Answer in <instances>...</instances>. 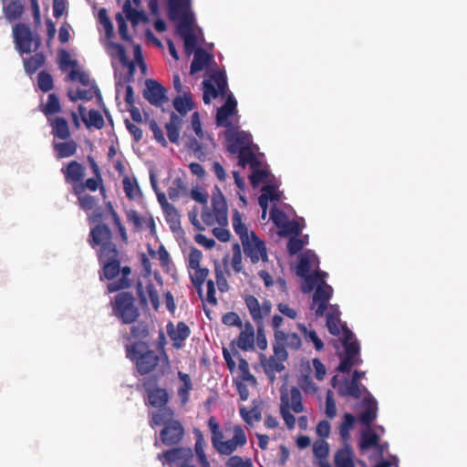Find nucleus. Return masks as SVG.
I'll use <instances>...</instances> for the list:
<instances>
[{"instance_id": "1", "label": "nucleus", "mask_w": 467, "mask_h": 467, "mask_svg": "<svg viewBox=\"0 0 467 467\" xmlns=\"http://www.w3.org/2000/svg\"><path fill=\"white\" fill-rule=\"evenodd\" d=\"M88 242L97 250L99 265V275L100 281H109L106 293L112 294L131 286V268L121 265V253L112 242V232L104 223H97L90 229Z\"/></svg>"}, {"instance_id": "2", "label": "nucleus", "mask_w": 467, "mask_h": 467, "mask_svg": "<svg viewBox=\"0 0 467 467\" xmlns=\"http://www.w3.org/2000/svg\"><path fill=\"white\" fill-rule=\"evenodd\" d=\"M168 16L171 21H179L177 33L183 39L188 55L196 48V36L192 31L193 14L191 0H168Z\"/></svg>"}, {"instance_id": "3", "label": "nucleus", "mask_w": 467, "mask_h": 467, "mask_svg": "<svg viewBox=\"0 0 467 467\" xmlns=\"http://www.w3.org/2000/svg\"><path fill=\"white\" fill-rule=\"evenodd\" d=\"M126 356L135 364L138 373L142 376L155 370L161 362L166 367L169 366V358L164 350L157 352L150 349L148 344L140 340L126 346Z\"/></svg>"}, {"instance_id": "4", "label": "nucleus", "mask_w": 467, "mask_h": 467, "mask_svg": "<svg viewBox=\"0 0 467 467\" xmlns=\"http://www.w3.org/2000/svg\"><path fill=\"white\" fill-rule=\"evenodd\" d=\"M122 290H119V293L110 301L112 314L122 324H132L140 317V309L135 304L133 295Z\"/></svg>"}, {"instance_id": "5", "label": "nucleus", "mask_w": 467, "mask_h": 467, "mask_svg": "<svg viewBox=\"0 0 467 467\" xmlns=\"http://www.w3.org/2000/svg\"><path fill=\"white\" fill-rule=\"evenodd\" d=\"M342 343L344 352L340 355L341 361L337 370L341 373H348L355 365H359L362 359L359 357L360 346L354 337L353 332L348 327H343Z\"/></svg>"}, {"instance_id": "6", "label": "nucleus", "mask_w": 467, "mask_h": 467, "mask_svg": "<svg viewBox=\"0 0 467 467\" xmlns=\"http://www.w3.org/2000/svg\"><path fill=\"white\" fill-rule=\"evenodd\" d=\"M13 36L16 48L22 54H28L32 50L38 49L41 43L39 37H34L30 27L23 23L14 26Z\"/></svg>"}, {"instance_id": "7", "label": "nucleus", "mask_w": 467, "mask_h": 467, "mask_svg": "<svg viewBox=\"0 0 467 467\" xmlns=\"http://www.w3.org/2000/svg\"><path fill=\"white\" fill-rule=\"evenodd\" d=\"M202 86V99L204 104L208 105L212 99H216L220 95L225 96L228 88L226 76L222 71H215L210 76V79L203 80Z\"/></svg>"}, {"instance_id": "8", "label": "nucleus", "mask_w": 467, "mask_h": 467, "mask_svg": "<svg viewBox=\"0 0 467 467\" xmlns=\"http://www.w3.org/2000/svg\"><path fill=\"white\" fill-rule=\"evenodd\" d=\"M333 288L327 282L318 284L316 287L313 296L310 309L315 311L317 317L325 316L326 310L330 306L329 301L333 296Z\"/></svg>"}, {"instance_id": "9", "label": "nucleus", "mask_w": 467, "mask_h": 467, "mask_svg": "<svg viewBox=\"0 0 467 467\" xmlns=\"http://www.w3.org/2000/svg\"><path fill=\"white\" fill-rule=\"evenodd\" d=\"M242 245L245 257L249 258L252 264L254 265L260 261H268L265 244L255 234L254 232H251L250 238L242 243Z\"/></svg>"}, {"instance_id": "10", "label": "nucleus", "mask_w": 467, "mask_h": 467, "mask_svg": "<svg viewBox=\"0 0 467 467\" xmlns=\"http://www.w3.org/2000/svg\"><path fill=\"white\" fill-rule=\"evenodd\" d=\"M244 302L255 325L263 326L264 317L268 316L272 310V303L269 300H265L260 305L258 299L253 295L246 296Z\"/></svg>"}, {"instance_id": "11", "label": "nucleus", "mask_w": 467, "mask_h": 467, "mask_svg": "<svg viewBox=\"0 0 467 467\" xmlns=\"http://www.w3.org/2000/svg\"><path fill=\"white\" fill-rule=\"evenodd\" d=\"M184 428L178 420L167 422L160 431L161 442L166 446L177 445L181 442L184 436Z\"/></svg>"}, {"instance_id": "12", "label": "nucleus", "mask_w": 467, "mask_h": 467, "mask_svg": "<svg viewBox=\"0 0 467 467\" xmlns=\"http://www.w3.org/2000/svg\"><path fill=\"white\" fill-rule=\"evenodd\" d=\"M166 88L155 79L145 81L144 98L153 106H161L168 101Z\"/></svg>"}, {"instance_id": "13", "label": "nucleus", "mask_w": 467, "mask_h": 467, "mask_svg": "<svg viewBox=\"0 0 467 467\" xmlns=\"http://www.w3.org/2000/svg\"><path fill=\"white\" fill-rule=\"evenodd\" d=\"M85 171V167L77 161H70L67 165L61 168L65 182L72 186L73 193L74 187H76V185H80L84 181Z\"/></svg>"}, {"instance_id": "14", "label": "nucleus", "mask_w": 467, "mask_h": 467, "mask_svg": "<svg viewBox=\"0 0 467 467\" xmlns=\"http://www.w3.org/2000/svg\"><path fill=\"white\" fill-rule=\"evenodd\" d=\"M247 441L246 435L243 428L239 425L234 427V436L232 439L223 441L216 451L221 455H231L238 447H243Z\"/></svg>"}, {"instance_id": "15", "label": "nucleus", "mask_w": 467, "mask_h": 467, "mask_svg": "<svg viewBox=\"0 0 467 467\" xmlns=\"http://www.w3.org/2000/svg\"><path fill=\"white\" fill-rule=\"evenodd\" d=\"M227 150L236 154L246 149L252 143V137L245 131H236L226 133Z\"/></svg>"}, {"instance_id": "16", "label": "nucleus", "mask_w": 467, "mask_h": 467, "mask_svg": "<svg viewBox=\"0 0 467 467\" xmlns=\"http://www.w3.org/2000/svg\"><path fill=\"white\" fill-rule=\"evenodd\" d=\"M136 291L140 302L142 306H147L148 301H150L153 308L158 309L160 305L159 294L151 281H149L145 286H143L141 282H138L136 285Z\"/></svg>"}, {"instance_id": "17", "label": "nucleus", "mask_w": 467, "mask_h": 467, "mask_svg": "<svg viewBox=\"0 0 467 467\" xmlns=\"http://www.w3.org/2000/svg\"><path fill=\"white\" fill-rule=\"evenodd\" d=\"M167 333L172 341L173 348L180 349L183 347L184 341L190 336L191 330L188 325L181 321L176 327H174L172 323H169L167 325Z\"/></svg>"}, {"instance_id": "18", "label": "nucleus", "mask_w": 467, "mask_h": 467, "mask_svg": "<svg viewBox=\"0 0 467 467\" xmlns=\"http://www.w3.org/2000/svg\"><path fill=\"white\" fill-rule=\"evenodd\" d=\"M237 101L232 94L228 95L224 104L217 109L216 124L217 126L229 128L231 122L229 118L236 112Z\"/></svg>"}, {"instance_id": "19", "label": "nucleus", "mask_w": 467, "mask_h": 467, "mask_svg": "<svg viewBox=\"0 0 467 467\" xmlns=\"http://www.w3.org/2000/svg\"><path fill=\"white\" fill-rule=\"evenodd\" d=\"M326 326L329 333L333 336H339L341 329L347 327L346 324H342L340 320V311L337 305H330L329 308L326 310Z\"/></svg>"}, {"instance_id": "20", "label": "nucleus", "mask_w": 467, "mask_h": 467, "mask_svg": "<svg viewBox=\"0 0 467 467\" xmlns=\"http://www.w3.org/2000/svg\"><path fill=\"white\" fill-rule=\"evenodd\" d=\"M364 410L359 415V420L363 425L369 426L377 418L378 403L377 400L368 393L362 401Z\"/></svg>"}, {"instance_id": "21", "label": "nucleus", "mask_w": 467, "mask_h": 467, "mask_svg": "<svg viewBox=\"0 0 467 467\" xmlns=\"http://www.w3.org/2000/svg\"><path fill=\"white\" fill-rule=\"evenodd\" d=\"M192 451L190 448H173L171 450H167L162 453L158 454V459L162 461V463L165 462L171 464L178 460H183L188 462L192 458Z\"/></svg>"}, {"instance_id": "22", "label": "nucleus", "mask_w": 467, "mask_h": 467, "mask_svg": "<svg viewBox=\"0 0 467 467\" xmlns=\"http://www.w3.org/2000/svg\"><path fill=\"white\" fill-rule=\"evenodd\" d=\"M364 392H368L367 388L361 383H357L351 379H345L344 382L338 386V395L341 397H352L358 400Z\"/></svg>"}, {"instance_id": "23", "label": "nucleus", "mask_w": 467, "mask_h": 467, "mask_svg": "<svg viewBox=\"0 0 467 467\" xmlns=\"http://www.w3.org/2000/svg\"><path fill=\"white\" fill-rule=\"evenodd\" d=\"M212 208L213 212L217 217V223H222L227 219V203L224 196L221 192L218 187H216V192L213 193L212 197Z\"/></svg>"}, {"instance_id": "24", "label": "nucleus", "mask_w": 467, "mask_h": 467, "mask_svg": "<svg viewBox=\"0 0 467 467\" xmlns=\"http://www.w3.org/2000/svg\"><path fill=\"white\" fill-rule=\"evenodd\" d=\"M148 402L154 408L166 407L169 402V394L166 389L153 387L146 389Z\"/></svg>"}, {"instance_id": "25", "label": "nucleus", "mask_w": 467, "mask_h": 467, "mask_svg": "<svg viewBox=\"0 0 467 467\" xmlns=\"http://www.w3.org/2000/svg\"><path fill=\"white\" fill-rule=\"evenodd\" d=\"M234 343L240 349L244 351L254 349V328L250 322H246L244 325V329L240 332Z\"/></svg>"}, {"instance_id": "26", "label": "nucleus", "mask_w": 467, "mask_h": 467, "mask_svg": "<svg viewBox=\"0 0 467 467\" xmlns=\"http://www.w3.org/2000/svg\"><path fill=\"white\" fill-rule=\"evenodd\" d=\"M157 411H153L150 414V420L149 424L151 428H154L156 426L167 424V422L175 420L173 419L174 417V411L170 407H162V408H157Z\"/></svg>"}, {"instance_id": "27", "label": "nucleus", "mask_w": 467, "mask_h": 467, "mask_svg": "<svg viewBox=\"0 0 467 467\" xmlns=\"http://www.w3.org/2000/svg\"><path fill=\"white\" fill-rule=\"evenodd\" d=\"M48 122L52 128V134L55 138L67 140L70 138V130L67 120L63 117L48 118Z\"/></svg>"}, {"instance_id": "28", "label": "nucleus", "mask_w": 467, "mask_h": 467, "mask_svg": "<svg viewBox=\"0 0 467 467\" xmlns=\"http://www.w3.org/2000/svg\"><path fill=\"white\" fill-rule=\"evenodd\" d=\"M24 11L25 6L21 0H11L6 5L4 3L3 13L9 23H13L20 19Z\"/></svg>"}, {"instance_id": "29", "label": "nucleus", "mask_w": 467, "mask_h": 467, "mask_svg": "<svg viewBox=\"0 0 467 467\" xmlns=\"http://www.w3.org/2000/svg\"><path fill=\"white\" fill-rule=\"evenodd\" d=\"M178 379L182 381V385L177 389L181 404L185 406L190 400V392L193 389L192 379L189 374L178 371Z\"/></svg>"}, {"instance_id": "30", "label": "nucleus", "mask_w": 467, "mask_h": 467, "mask_svg": "<svg viewBox=\"0 0 467 467\" xmlns=\"http://www.w3.org/2000/svg\"><path fill=\"white\" fill-rule=\"evenodd\" d=\"M213 60V56L203 48H196L193 59L191 64L190 72L192 75L202 71Z\"/></svg>"}, {"instance_id": "31", "label": "nucleus", "mask_w": 467, "mask_h": 467, "mask_svg": "<svg viewBox=\"0 0 467 467\" xmlns=\"http://www.w3.org/2000/svg\"><path fill=\"white\" fill-rule=\"evenodd\" d=\"M78 111L82 116V120L87 128L94 127L100 130L104 127L105 122L101 113L96 109H91L88 112V118L84 117L86 109L82 106H78Z\"/></svg>"}, {"instance_id": "32", "label": "nucleus", "mask_w": 467, "mask_h": 467, "mask_svg": "<svg viewBox=\"0 0 467 467\" xmlns=\"http://www.w3.org/2000/svg\"><path fill=\"white\" fill-rule=\"evenodd\" d=\"M88 189L91 192H96L98 189L103 193L105 188L103 186V179L101 175H94L93 178H88L85 182L83 181L80 185L74 187V194H80Z\"/></svg>"}, {"instance_id": "33", "label": "nucleus", "mask_w": 467, "mask_h": 467, "mask_svg": "<svg viewBox=\"0 0 467 467\" xmlns=\"http://www.w3.org/2000/svg\"><path fill=\"white\" fill-rule=\"evenodd\" d=\"M275 337L277 343L285 344V347L293 349H298L302 341L296 333H285L284 331H276Z\"/></svg>"}, {"instance_id": "34", "label": "nucleus", "mask_w": 467, "mask_h": 467, "mask_svg": "<svg viewBox=\"0 0 467 467\" xmlns=\"http://www.w3.org/2000/svg\"><path fill=\"white\" fill-rule=\"evenodd\" d=\"M359 447L362 451L368 450L371 448L379 449L380 452L383 451L384 448L381 444H379V435L371 430L364 431L362 433Z\"/></svg>"}, {"instance_id": "35", "label": "nucleus", "mask_w": 467, "mask_h": 467, "mask_svg": "<svg viewBox=\"0 0 467 467\" xmlns=\"http://www.w3.org/2000/svg\"><path fill=\"white\" fill-rule=\"evenodd\" d=\"M280 414L288 430H293L296 425V418L289 410V397L285 392L281 393Z\"/></svg>"}, {"instance_id": "36", "label": "nucleus", "mask_w": 467, "mask_h": 467, "mask_svg": "<svg viewBox=\"0 0 467 467\" xmlns=\"http://www.w3.org/2000/svg\"><path fill=\"white\" fill-rule=\"evenodd\" d=\"M335 466L336 467H355L353 461V451L350 446L346 445L344 448L338 450L335 454Z\"/></svg>"}, {"instance_id": "37", "label": "nucleus", "mask_w": 467, "mask_h": 467, "mask_svg": "<svg viewBox=\"0 0 467 467\" xmlns=\"http://www.w3.org/2000/svg\"><path fill=\"white\" fill-rule=\"evenodd\" d=\"M54 150L58 159L68 158L76 154L78 144L75 140H69L64 142L55 143Z\"/></svg>"}, {"instance_id": "38", "label": "nucleus", "mask_w": 467, "mask_h": 467, "mask_svg": "<svg viewBox=\"0 0 467 467\" xmlns=\"http://www.w3.org/2000/svg\"><path fill=\"white\" fill-rule=\"evenodd\" d=\"M123 12L132 26H137L140 22H146L148 20L143 11H139L132 7L130 0L124 2Z\"/></svg>"}, {"instance_id": "39", "label": "nucleus", "mask_w": 467, "mask_h": 467, "mask_svg": "<svg viewBox=\"0 0 467 467\" xmlns=\"http://www.w3.org/2000/svg\"><path fill=\"white\" fill-rule=\"evenodd\" d=\"M265 374L269 377L271 381L275 379V372H281L285 369L283 362L278 360L275 357L271 356L269 358H265L262 361Z\"/></svg>"}, {"instance_id": "40", "label": "nucleus", "mask_w": 467, "mask_h": 467, "mask_svg": "<svg viewBox=\"0 0 467 467\" xmlns=\"http://www.w3.org/2000/svg\"><path fill=\"white\" fill-rule=\"evenodd\" d=\"M46 61V57L43 53H36L30 57L24 59V67L26 73L34 74L40 68Z\"/></svg>"}, {"instance_id": "41", "label": "nucleus", "mask_w": 467, "mask_h": 467, "mask_svg": "<svg viewBox=\"0 0 467 467\" xmlns=\"http://www.w3.org/2000/svg\"><path fill=\"white\" fill-rule=\"evenodd\" d=\"M238 164L243 168H245L246 165H249L251 168H256L259 166L260 162L251 147L248 146L246 149L238 152Z\"/></svg>"}, {"instance_id": "42", "label": "nucleus", "mask_w": 467, "mask_h": 467, "mask_svg": "<svg viewBox=\"0 0 467 467\" xmlns=\"http://www.w3.org/2000/svg\"><path fill=\"white\" fill-rule=\"evenodd\" d=\"M233 227L235 234L239 236L241 243L248 240L251 236L247 226L243 223L241 214L235 212L232 218Z\"/></svg>"}, {"instance_id": "43", "label": "nucleus", "mask_w": 467, "mask_h": 467, "mask_svg": "<svg viewBox=\"0 0 467 467\" xmlns=\"http://www.w3.org/2000/svg\"><path fill=\"white\" fill-rule=\"evenodd\" d=\"M207 424H208L209 430L212 433V436H211L212 444H213V448L216 450L218 448V446L220 445V443H222V441H223V431L221 430L220 424L218 423L215 417H213V416L209 418Z\"/></svg>"}, {"instance_id": "44", "label": "nucleus", "mask_w": 467, "mask_h": 467, "mask_svg": "<svg viewBox=\"0 0 467 467\" xmlns=\"http://www.w3.org/2000/svg\"><path fill=\"white\" fill-rule=\"evenodd\" d=\"M193 102L189 93H185L183 97L177 96L173 99L174 109L182 115L186 114L193 109Z\"/></svg>"}, {"instance_id": "45", "label": "nucleus", "mask_w": 467, "mask_h": 467, "mask_svg": "<svg viewBox=\"0 0 467 467\" xmlns=\"http://www.w3.org/2000/svg\"><path fill=\"white\" fill-rule=\"evenodd\" d=\"M315 256L311 251H307L299 256L298 264L296 265V275L298 276L307 275L311 269V261Z\"/></svg>"}, {"instance_id": "46", "label": "nucleus", "mask_w": 467, "mask_h": 467, "mask_svg": "<svg viewBox=\"0 0 467 467\" xmlns=\"http://www.w3.org/2000/svg\"><path fill=\"white\" fill-rule=\"evenodd\" d=\"M290 410L295 413H301L305 410L301 391L296 387H292L290 389L289 410Z\"/></svg>"}, {"instance_id": "47", "label": "nucleus", "mask_w": 467, "mask_h": 467, "mask_svg": "<svg viewBox=\"0 0 467 467\" xmlns=\"http://www.w3.org/2000/svg\"><path fill=\"white\" fill-rule=\"evenodd\" d=\"M313 454L318 462L327 461L329 445L326 440L317 439L313 443Z\"/></svg>"}, {"instance_id": "48", "label": "nucleus", "mask_w": 467, "mask_h": 467, "mask_svg": "<svg viewBox=\"0 0 467 467\" xmlns=\"http://www.w3.org/2000/svg\"><path fill=\"white\" fill-rule=\"evenodd\" d=\"M95 96L101 99L100 90L96 85L92 86L89 89H78L74 96L69 95V98L72 101H77L78 99L88 101Z\"/></svg>"}, {"instance_id": "49", "label": "nucleus", "mask_w": 467, "mask_h": 467, "mask_svg": "<svg viewBox=\"0 0 467 467\" xmlns=\"http://www.w3.org/2000/svg\"><path fill=\"white\" fill-rule=\"evenodd\" d=\"M123 190L130 200H134L140 195V190L135 179L125 177L122 181Z\"/></svg>"}, {"instance_id": "50", "label": "nucleus", "mask_w": 467, "mask_h": 467, "mask_svg": "<svg viewBox=\"0 0 467 467\" xmlns=\"http://www.w3.org/2000/svg\"><path fill=\"white\" fill-rule=\"evenodd\" d=\"M61 109V105L57 96L54 93L49 94L47 101L42 109V112L48 118L49 115L59 113Z\"/></svg>"}, {"instance_id": "51", "label": "nucleus", "mask_w": 467, "mask_h": 467, "mask_svg": "<svg viewBox=\"0 0 467 467\" xmlns=\"http://www.w3.org/2000/svg\"><path fill=\"white\" fill-rule=\"evenodd\" d=\"M356 418L350 413H345L339 425V434L346 441L350 436V430L354 427Z\"/></svg>"}, {"instance_id": "52", "label": "nucleus", "mask_w": 467, "mask_h": 467, "mask_svg": "<svg viewBox=\"0 0 467 467\" xmlns=\"http://www.w3.org/2000/svg\"><path fill=\"white\" fill-rule=\"evenodd\" d=\"M192 270H194V272L190 274L191 281L194 287L200 290L209 275V270L208 268H202L201 266L192 268Z\"/></svg>"}, {"instance_id": "53", "label": "nucleus", "mask_w": 467, "mask_h": 467, "mask_svg": "<svg viewBox=\"0 0 467 467\" xmlns=\"http://www.w3.org/2000/svg\"><path fill=\"white\" fill-rule=\"evenodd\" d=\"M78 197V204L85 212L94 209L98 204V199L88 193L75 194Z\"/></svg>"}, {"instance_id": "54", "label": "nucleus", "mask_w": 467, "mask_h": 467, "mask_svg": "<svg viewBox=\"0 0 467 467\" xmlns=\"http://www.w3.org/2000/svg\"><path fill=\"white\" fill-rule=\"evenodd\" d=\"M37 86L43 92H48L54 88V81L51 74L43 70L37 75Z\"/></svg>"}, {"instance_id": "55", "label": "nucleus", "mask_w": 467, "mask_h": 467, "mask_svg": "<svg viewBox=\"0 0 467 467\" xmlns=\"http://www.w3.org/2000/svg\"><path fill=\"white\" fill-rule=\"evenodd\" d=\"M299 330L304 334L306 339L313 342L315 348L317 351H321L324 348L323 341L318 337L316 331L307 330L306 327L304 324H298Z\"/></svg>"}, {"instance_id": "56", "label": "nucleus", "mask_w": 467, "mask_h": 467, "mask_svg": "<svg viewBox=\"0 0 467 467\" xmlns=\"http://www.w3.org/2000/svg\"><path fill=\"white\" fill-rule=\"evenodd\" d=\"M270 218L273 221V223L278 228H281V229H283L285 227V223L288 221L285 213L282 210L276 208L275 206L271 209Z\"/></svg>"}, {"instance_id": "57", "label": "nucleus", "mask_w": 467, "mask_h": 467, "mask_svg": "<svg viewBox=\"0 0 467 467\" xmlns=\"http://www.w3.org/2000/svg\"><path fill=\"white\" fill-rule=\"evenodd\" d=\"M185 191V185L181 178H176L172 182V186L168 189V195L171 200H177L182 192Z\"/></svg>"}, {"instance_id": "58", "label": "nucleus", "mask_w": 467, "mask_h": 467, "mask_svg": "<svg viewBox=\"0 0 467 467\" xmlns=\"http://www.w3.org/2000/svg\"><path fill=\"white\" fill-rule=\"evenodd\" d=\"M188 149L192 151L194 156L201 161H204L206 160V153L202 149V143H200L197 139L191 138L189 143L187 145Z\"/></svg>"}, {"instance_id": "59", "label": "nucleus", "mask_w": 467, "mask_h": 467, "mask_svg": "<svg viewBox=\"0 0 467 467\" xmlns=\"http://www.w3.org/2000/svg\"><path fill=\"white\" fill-rule=\"evenodd\" d=\"M265 195V201L278 202L281 199V193L277 191V187L275 184H267L262 187V193Z\"/></svg>"}, {"instance_id": "60", "label": "nucleus", "mask_w": 467, "mask_h": 467, "mask_svg": "<svg viewBox=\"0 0 467 467\" xmlns=\"http://www.w3.org/2000/svg\"><path fill=\"white\" fill-rule=\"evenodd\" d=\"M304 280L301 285V290L303 293H310L318 285L317 277L318 275H314L312 274H307V275L301 276Z\"/></svg>"}, {"instance_id": "61", "label": "nucleus", "mask_w": 467, "mask_h": 467, "mask_svg": "<svg viewBox=\"0 0 467 467\" xmlns=\"http://www.w3.org/2000/svg\"><path fill=\"white\" fill-rule=\"evenodd\" d=\"M99 21L104 26L105 32L108 37H110L113 35V25L111 20L108 16V12L105 8H101L99 11Z\"/></svg>"}, {"instance_id": "62", "label": "nucleus", "mask_w": 467, "mask_h": 467, "mask_svg": "<svg viewBox=\"0 0 467 467\" xmlns=\"http://www.w3.org/2000/svg\"><path fill=\"white\" fill-rule=\"evenodd\" d=\"M165 218L168 223L171 224V228L180 224V214L174 205L171 204L163 210Z\"/></svg>"}, {"instance_id": "63", "label": "nucleus", "mask_w": 467, "mask_h": 467, "mask_svg": "<svg viewBox=\"0 0 467 467\" xmlns=\"http://www.w3.org/2000/svg\"><path fill=\"white\" fill-rule=\"evenodd\" d=\"M306 245V242H303V238L298 236H292L287 242V251L290 255H294L300 252Z\"/></svg>"}, {"instance_id": "64", "label": "nucleus", "mask_w": 467, "mask_h": 467, "mask_svg": "<svg viewBox=\"0 0 467 467\" xmlns=\"http://www.w3.org/2000/svg\"><path fill=\"white\" fill-rule=\"evenodd\" d=\"M226 467H254L251 459L243 460L238 455L231 456L225 462Z\"/></svg>"}]
</instances>
